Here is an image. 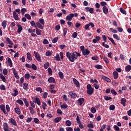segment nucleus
Instances as JSON below:
<instances>
[{
  "label": "nucleus",
  "instance_id": "nucleus-1",
  "mask_svg": "<svg viewBox=\"0 0 131 131\" xmlns=\"http://www.w3.org/2000/svg\"><path fill=\"white\" fill-rule=\"evenodd\" d=\"M66 56L67 58H68L70 62H74V61H75V58H74V56L72 54V53H70V52H67L66 53Z\"/></svg>",
  "mask_w": 131,
  "mask_h": 131
},
{
  "label": "nucleus",
  "instance_id": "nucleus-2",
  "mask_svg": "<svg viewBox=\"0 0 131 131\" xmlns=\"http://www.w3.org/2000/svg\"><path fill=\"white\" fill-rule=\"evenodd\" d=\"M71 54H72V55L75 58V60H76V59H77V58H78V57H80L81 56L80 53H79L78 52H76L71 53Z\"/></svg>",
  "mask_w": 131,
  "mask_h": 131
},
{
  "label": "nucleus",
  "instance_id": "nucleus-3",
  "mask_svg": "<svg viewBox=\"0 0 131 131\" xmlns=\"http://www.w3.org/2000/svg\"><path fill=\"white\" fill-rule=\"evenodd\" d=\"M34 54L35 55V57L37 60V61H40V62H41V59L40 58V56H39V54L37 53L36 51H34Z\"/></svg>",
  "mask_w": 131,
  "mask_h": 131
},
{
  "label": "nucleus",
  "instance_id": "nucleus-4",
  "mask_svg": "<svg viewBox=\"0 0 131 131\" xmlns=\"http://www.w3.org/2000/svg\"><path fill=\"white\" fill-rule=\"evenodd\" d=\"M3 129L4 131H11L9 129V125H8V123L5 122L3 123Z\"/></svg>",
  "mask_w": 131,
  "mask_h": 131
},
{
  "label": "nucleus",
  "instance_id": "nucleus-5",
  "mask_svg": "<svg viewBox=\"0 0 131 131\" xmlns=\"http://www.w3.org/2000/svg\"><path fill=\"white\" fill-rule=\"evenodd\" d=\"M13 18L15 20H16V21H19V15L18 14H17V13H16L15 11H13Z\"/></svg>",
  "mask_w": 131,
  "mask_h": 131
},
{
  "label": "nucleus",
  "instance_id": "nucleus-6",
  "mask_svg": "<svg viewBox=\"0 0 131 131\" xmlns=\"http://www.w3.org/2000/svg\"><path fill=\"white\" fill-rule=\"evenodd\" d=\"M0 109L1 110V111H3V113H4V114L6 115L8 114V113H7V112H6V106L4 104H1L0 105Z\"/></svg>",
  "mask_w": 131,
  "mask_h": 131
},
{
  "label": "nucleus",
  "instance_id": "nucleus-7",
  "mask_svg": "<svg viewBox=\"0 0 131 131\" xmlns=\"http://www.w3.org/2000/svg\"><path fill=\"white\" fill-rule=\"evenodd\" d=\"M33 102L35 104H37L38 106H40L41 103L40 102V99L38 98V97H36L33 100Z\"/></svg>",
  "mask_w": 131,
  "mask_h": 131
},
{
  "label": "nucleus",
  "instance_id": "nucleus-8",
  "mask_svg": "<svg viewBox=\"0 0 131 131\" xmlns=\"http://www.w3.org/2000/svg\"><path fill=\"white\" fill-rule=\"evenodd\" d=\"M69 95L72 99H76V97H77V95L72 91H70Z\"/></svg>",
  "mask_w": 131,
  "mask_h": 131
},
{
  "label": "nucleus",
  "instance_id": "nucleus-9",
  "mask_svg": "<svg viewBox=\"0 0 131 131\" xmlns=\"http://www.w3.org/2000/svg\"><path fill=\"white\" fill-rule=\"evenodd\" d=\"M84 103V98H80L78 100H77V103L80 105L81 106L82 104Z\"/></svg>",
  "mask_w": 131,
  "mask_h": 131
},
{
  "label": "nucleus",
  "instance_id": "nucleus-10",
  "mask_svg": "<svg viewBox=\"0 0 131 131\" xmlns=\"http://www.w3.org/2000/svg\"><path fill=\"white\" fill-rule=\"evenodd\" d=\"M17 27V33L20 34L21 33V31L23 30V28L22 27V26L20 24H18L16 25Z\"/></svg>",
  "mask_w": 131,
  "mask_h": 131
},
{
  "label": "nucleus",
  "instance_id": "nucleus-11",
  "mask_svg": "<svg viewBox=\"0 0 131 131\" xmlns=\"http://www.w3.org/2000/svg\"><path fill=\"white\" fill-rule=\"evenodd\" d=\"M73 17H74L73 13H71L66 17V20L68 21H71Z\"/></svg>",
  "mask_w": 131,
  "mask_h": 131
},
{
  "label": "nucleus",
  "instance_id": "nucleus-12",
  "mask_svg": "<svg viewBox=\"0 0 131 131\" xmlns=\"http://www.w3.org/2000/svg\"><path fill=\"white\" fill-rule=\"evenodd\" d=\"M73 81L74 84L76 85L77 88H80V85L79 84V82L75 78L73 79Z\"/></svg>",
  "mask_w": 131,
  "mask_h": 131
},
{
  "label": "nucleus",
  "instance_id": "nucleus-13",
  "mask_svg": "<svg viewBox=\"0 0 131 131\" xmlns=\"http://www.w3.org/2000/svg\"><path fill=\"white\" fill-rule=\"evenodd\" d=\"M13 74H14L15 78H16V79H19V78H20L19 75H18V72L15 69H13Z\"/></svg>",
  "mask_w": 131,
  "mask_h": 131
},
{
  "label": "nucleus",
  "instance_id": "nucleus-14",
  "mask_svg": "<svg viewBox=\"0 0 131 131\" xmlns=\"http://www.w3.org/2000/svg\"><path fill=\"white\" fill-rule=\"evenodd\" d=\"M48 82L49 83H56V80L53 77H50L48 78Z\"/></svg>",
  "mask_w": 131,
  "mask_h": 131
},
{
  "label": "nucleus",
  "instance_id": "nucleus-15",
  "mask_svg": "<svg viewBox=\"0 0 131 131\" xmlns=\"http://www.w3.org/2000/svg\"><path fill=\"white\" fill-rule=\"evenodd\" d=\"M83 56H88V55H90V53H91V51H90L89 50L85 49V50L82 52Z\"/></svg>",
  "mask_w": 131,
  "mask_h": 131
},
{
  "label": "nucleus",
  "instance_id": "nucleus-16",
  "mask_svg": "<svg viewBox=\"0 0 131 131\" xmlns=\"http://www.w3.org/2000/svg\"><path fill=\"white\" fill-rule=\"evenodd\" d=\"M85 10L87 11V12H90L91 14H94L93 8H90V7H86Z\"/></svg>",
  "mask_w": 131,
  "mask_h": 131
},
{
  "label": "nucleus",
  "instance_id": "nucleus-17",
  "mask_svg": "<svg viewBox=\"0 0 131 131\" xmlns=\"http://www.w3.org/2000/svg\"><path fill=\"white\" fill-rule=\"evenodd\" d=\"M102 78L103 80H105V81H107V82H111V79L104 75L102 76Z\"/></svg>",
  "mask_w": 131,
  "mask_h": 131
},
{
  "label": "nucleus",
  "instance_id": "nucleus-18",
  "mask_svg": "<svg viewBox=\"0 0 131 131\" xmlns=\"http://www.w3.org/2000/svg\"><path fill=\"white\" fill-rule=\"evenodd\" d=\"M62 120V118L60 117H57L55 118L54 120V122H55V123H58V122H60Z\"/></svg>",
  "mask_w": 131,
  "mask_h": 131
},
{
  "label": "nucleus",
  "instance_id": "nucleus-19",
  "mask_svg": "<svg viewBox=\"0 0 131 131\" xmlns=\"http://www.w3.org/2000/svg\"><path fill=\"white\" fill-rule=\"evenodd\" d=\"M121 103L122 106H123V107H125L126 103V99H125V98H122L121 99Z\"/></svg>",
  "mask_w": 131,
  "mask_h": 131
},
{
  "label": "nucleus",
  "instance_id": "nucleus-20",
  "mask_svg": "<svg viewBox=\"0 0 131 131\" xmlns=\"http://www.w3.org/2000/svg\"><path fill=\"white\" fill-rule=\"evenodd\" d=\"M27 58L29 61H32V56H31V54L30 53L28 52L27 53Z\"/></svg>",
  "mask_w": 131,
  "mask_h": 131
},
{
  "label": "nucleus",
  "instance_id": "nucleus-21",
  "mask_svg": "<svg viewBox=\"0 0 131 131\" xmlns=\"http://www.w3.org/2000/svg\"><path fill=\"white\" fill-rule=\"evenodd\" d=\"M94 88H91L90 89H87V94L88 95H93L94 93Z\"/></svg>",
  "mask_w": 131,
  "mask_h": 131
},
{
  "label": "nucleus",
  "instance_id": "nucleus-22",
  "mask_svg": "<svg viewBox=\"0 0 131 131\" xmlns=\"http://www.w3.org/2000/svg\"><path fill=\"white\" fill-rule=\"evenodd\" d=\"M7 62L9 64V66H10V67H13V62H12V59H11V58L9 57L8 58Z\"/></svg>",
  "mask_w": 131,
  "mask_h": 131
},
{
  "label": "nucleus",
  "instance_id": "nucleus-23",
  "mask_svg": "<svg viewBox=\"0 0 131 131\" xmlns=\"http://www.w3.org/2000/svg\"><path fill=\"white\" fill-rule=\"evenodd\" d=\"M0 78L3 82H6L7 81V79H6L5 76L3 75V74H0Z\"/></svg>",
  "mask_w": 131,
  "mask_h": 131
},
{
  "label": "nucleus",
  "instance_id": "nucleus-24",
  "mask_svg": "<svg viewBox=\"0 0 131 131\" xmlns=\"http://www.w3.org/2000/svg\"><path fill=\"white\" fill-rule=\"evenodd\" d=\"M15 113L18 114V115H20V114H21V110H20V108H19L18 107H15Z\"/></svg>",
  "mask_w": 131,
  "mask_h": 131
},
{
  "label": "nucleus",
  "instance_id": "nucleus-25",
  "mask_svg": "<svg viewBox=\"0 0 131 131\" xmlns=\"http://www.w3.org/2000/svg\"><path fill=\"white\" fill-rule=\"evenodd\" d=\"M103 12L104 14H108V8L106 6H103L102 8Z\"/></svg>",
  "mask_w": 131,
  "mask_h": 131
},
{
  "label": "nucleus",
  "instance_id": "nucleus-26",
  "mask_svg": "<svg viewBox=\"0 0 131 131\" xmlns=\"http://www.w3.org/2000/svg\"><path fill=\"white\" fill-rule=\"evenodd\" d=\"M114 79H117L118 78V73L116 71L113 72Z\"/></svg>",
  "mask_w": 131,
  "mask_h": 131
},
{
  "label": "nucleus",
  "instance_id": "nucleus-27",
  "mask_svg": "<svg viewBox=\"0 0 131 131\" xmlns=\"http://www.w3.org/2000/svg\"><path fill=\"white\" fill-rule=\"evenodd\" d=\"M131 71V66L130 65H127L125 67V71L126 72H129V71Z\"/></svg>",
  "mask_w": 131,
  "mask_h": 131
},
{
  "label": "nucleus",
  "instance_id": "nucleus-28",
  "mask_svg": "<svg viewBox=\"0 0 131 131\" xmlns=\"http://www.w3.org/2000/svg\"><path fill=\"white\" fill-rule=\"evenodd\" d=\"M13 92H14V93L12 94V97H16V96H18V94H19V92L17 91V89L14 90Z\"/></svg>",
  "mask_w": 131,
  "mask_h": 131
},
{
  "label": "nucleus",
  "instance_id": "nucleus-29",
  "mask_svg": "<svg viewBox=\"0 0 131 131\" xmlns=\"http://www.w3.org/2000/svg\"><path fill=\"white\" fill-rule=\"evenodd\" d=\"M23 86L24 90H28V84L27 83H23Z\"/></svg>",
  "mask_w": 131,
  "mask_h": 131
},
{
  "label": "nucleus",
  "instance_id": "nucleus-30",
  "mask_svg": "<svg viewBox=\"0 0 131 131\" xmlns=\"http://www.w3.org/2000/svg\"><path fill=\"white\" fill-rule=\"evenodd\" d=\"M2 26L3 27L4 29H6V27H7V20H4L2 22Z\"/></svg>",
  "mask_w": 131,
  "mask_h": 131
},
{
  "label": "nucleus",
  "instance_id": "nucleus-31",
  "mask_svg": "<svg viewBox=\"0 0 131 131\" xmlns=\"http://www.w3.org/2000/svg\"><path fill=\"white\" fill-rule=\"evenodd\" d=\"M29 110H30V113H31L32 115H34V114L35 113V112L34 111V110L33 109V108L31 107H29Z\"/></svg>",
  "mask_w": 131,
  "mask_h": 131
},
{
  "label": "nucleus",
  "instance_id": "nucleus-32",
  "mask_svg": "<svg viewBox=\"0 0 131 131\" xmlns=\"http://www.w3.org/2000/svg\"><path fill=\"white\" fill-rule=\"evenodd\" d=\"M10 121L13 124V125L17 126V122H16V120H15V119L11 118L10 119Z\"/></svg>",
  "mask_w": 131,
  "mask_h": 131
},
{
  "label": "nucleus",
  "instance_id": "nucleus-33",
  "mask_svg": "<svg viewBox=\"0 0 131 131\" xmlns=\"http://www.w3.org/2000/svg\"><path fill=\"white\" fill-rule=\"evenodd\" d=\"M31 75L29 73H27L25 74V79H27V80H28L29 78H30Z\"/></svg>",
  "mask_w": 131,
  "mask_h": 131
},
{
  "label": "nucleus",
  "instance_id": "nucleus-34",
  "mask_svg": "<svg viewBox=\"0 0 131 131\" xmlns=\"http://www.w3.org/2000/svg\"><path fill=\"white\" fill-rule=\"evenodd\" d=\"M36 25L39 29H43V27L40 24L39 22L36 23Z\"/></svg>",
  "mask_w": 131,
  "mask_h": 131
},
{
  "label": "nucleus",
  "instance_id": "nucleus-35",
  "mask_svg": "<svg viewBox=\"0 0 131 131\" xmlns=\"http://www.w3.org/2000/svg\"><path fill=\"white\" fill-rule=\"evenodd\" d=\"M36 33L37 35H41V30L40 29L36 28Z\"/></svg>",
  "mask_w": 131,
  "mask_h": 131
},
{
  "label": "nucleus",
  "instance_id": "nucleus-36",
  "mask_svg": "<svg viewBox=\"0 0 131 131\" xmlns=\"http://www.w3.org/2000/svg\"><path fill=\"white\" fill-rule=\"evenodd\" d=\"M24 101V103L25 104L26 107H28L29 106V103H28V101H27V99L26 98H23V99Z\"/></svg>",
  "mask_w": 131,
  "mask_h": 131
},
{
  "label": "nucleus",
  "instance_id": "nucleus-37",
  "mask_svg": "<svg viewBox=\"0 0 131 131\" xmlns=\"http://www.w3.org/2000/svg\"><path fill=\"white\" fill-rule=\"evenodd\" d=\"M50 67V62H47L44 64V69H48Z\"/></svg>",
  "mask_w": 131,
  "mask_h": 131
},
{
  "label": "nucleus",
  "instance_id": "nucleus-38",
  "mask_svg": "<svg viewBox=\"0 0 131 131\" xmlns=\"http://www.w3.org/2000/svg\"><path fill=\"white\" fill-rule=\"evenodd\" d=\"M31 68H32L33 70H35V71L37 70V67H36V66L34 63L32 64V66H31Z\"/></svg>",
  "mask_w": 131,
  "mask_h": 131
},
{
  "label": "nucleus",
  "instance_id": "nucleus-39",
  "mask_svg": "<svg viewBox=\"0 0 131 131\" xmlns=\"http://www.w3.org/2000/svg\"><path fill=\"white\" fill-rule=\"evenodd\" d=\"M58 75L61 79H63L64 78V75L62 72H59Z\"/></svg>",
  "mask_w": 131,
  "mask_h": 131
},
{
  "label": "nucleus",
  "instance_id": "nucleus-40",
  "mask_svg": "<svg viewBox=\"0 0 131 131\" xmlns=\"http://www.w3.org/2000/svg\"><path fill=\"white\" fill-rule=\"evenodd\" d=\"M66 124L67 126H71L72 123H71V121H70V120H67L66 121Z\"/></svg>",
  "mask_w": 131,
  "mask_h": 131
},
{
  "label": "nucleus",
  "instance_id": "nucleus-41",
  "mask_svg": "<svg viewBox=\"0 0 131 131\" xmlns=\"http://www.w3.org/2000/svg\"><path fill=\"white\" fill-rule=\"evenodd\" d=\"M104 99L105 101H109L110 100H112V97H108L107 96H103Z\"/></svg>",
  "mask_w": 131,
  "mask_h": 131
},
{
  "label": "nucleus",
  "instance_id": "nucleus-42",
  "mask_svg": "<svg viewBox=\"0 0 131 131\" xmlns=\"http://www.w3.org/2000/svg\"><path fill=\"white\" fill-rule=\"evenodd\" d=\"M6 41H7V42H8V43L9 45H11V46H13V42H12V41L11 40L10 38L7 37L6 38Z\"/></svg>",
  "mask_w": 131,
  "mask_h": 131
},
{
  "label": "nucleus",
  "instance_id": "nucleus-43",
  "mask_svg": "<svg viewBox=\"0 0 131 131\" xmlns=\"http://www.w3.org/2000/svg\"><path fill=\"white\" fill-rule=\"evenodd\" d=\"M120 11L122 14H124V15H126V11L125 10L123 9L122 8H120Z\"/></svg>",
  "mask_w": 131,
  "mask_h": 131
},
{
  "label": "nucleus",
  "instance_id": "nucleus-44",
  "mask_svg": "<svg viewBox=\"0 0 131 131\" xmlns=\"http://www.w3.org/2000/svg\"><path fill=\"white\" fill-rule=\"evenodd\" d=\"M108 38L109 40H110V41H111V42H112V43H113V45H114V46H116V43H115V41H114V40L113 39V38H110L109 37H108Z\"/></svg>",
  "mask_w": 131,
  "mask_h": 131
},
{
  "label": "nucleus",
  "instance_id": "nucleus-45",
  "mask_svg": "<svg viewBox=\"0 0 131 131\" xmlns=\"http://www.w3.org/2000/svg\"><path fill=\"white\" fill-rule=\"evenodd\" d=\"M113 37L117 39V40H120V37L118 36L117 34H114Z\"/></svg>",
  "mask_w": 131,
  "mask_h": 131
},
{
  "label": "nucleus",
  "instance_id": "nucleus-46",
  "mask_svg": "<svg viewBox=\"0 0 131 131\" xmlns=\"http://www.w3.org/2000/svg\"><path fill=\"white\" fill-rule=\"evenodd\" d=\"M28 32L29 33H33L35 32V29H32V28H29L28 29Z\"/></svg>",
  "mask_w": 131,
  "mask_h": 131
},
{
  "label": "nucleus",
  "instance_id": "nucleus-47",
  "mask_svg": "<svg viewBox=\"0 0 131 131\" xmlns=\"http://www.w3.org/2000/svg\"><path fill=\"white\" fill-rule=\"evenodd\" d=\"M39 22L40 23V24L43 25V26L45 25V19H44L40 18L39 19Z\"/></svg>",
  "mask_w": 131,
  "mask_h": 131
},
{
  "label": "nucleus",
  "instance_id": "nucleus-48",
  "mask_svg": "<svg viewBox=\"0 0 131 131\" xmlns=\"http://www.w3.org/2000/svg\"><path fill=\"white\" fill-rule=\"evenodd\" d=\"M30 24L32 27L36 28V24L34 21V20H32L30 22Z\"/></svg>",
  "mask_w": 131,
  "mask_h": 131
},
{
  "label": "nucleus",
  "instance_id": "nucleus-49",
  "mask_svg": "<svg viewBox=\"0 0 131 131\" xmlns=\"http://www.w3.org/2000/svg\"><path fill=\"white\" fill-rule=\"evenodd\" d=\"M17 103L18 104H19V105H21V106H23L24 103H23V101L21 100V99H18L16 101Z\"/></svg>",
  "mask_w": 131,
  "mask_h": 131
},
{
  "label": "nucleus",
  "instance_id": "nucleus-50",
  "mask_svg": "<svg viewBox=\"0 0 131 131\" xmlns=\"http://www.w3.org/2000/svg\"><path fill=\"white\" fill-rule=\"evenodd\" d=\"M103 59L104 62L106 63V64H109V60H108V58L107 57H106L105 56H103Z\"/></svg>",
  "mask_w": 131,
  "mask_h": 131
},
{
  "label": "nucleus",
  "instance_id": "nucleus-51",
  "mask_svg": "<svg viewBox=\"0 0 131 131\" xmlns=\"http://www.w3.org/2000/svg\"><path fill=\"white\" fill-rule=\"evenodd\" d=\"M60 107L63 109H67V108H68V105L67 104L63 103L62 105H60Z\"/></svg>",
  "mask_w": 131,
  "mask_h": 131
},
{
  "label": "nucleus",
  "instance_id": "nucleus-52",
  "mask_svg": "<svg viewBox=\"0 0 131 131\" xmlns=\"http://www.w3.org/2000/svg\"><path fill=\"white\" fill-rule=\"evenodd\" d=\"M110 110H112V111H114V110H115V105H111L110 106Z\"/></svg>",
  "mask_w": 131,
  "mask_h": 131
},
{
  "label": "nucleus",
  "instance_id": "nucleus-53",
  "mask_svg": "<svg viewBox=\"0 0 131 131\" xmlns=\"http://www.w3.org/2000/svg\"><path fill=\"white\" fill-rule=\"evenodd\" d=\"M95 68L97 69H103V66L100 64H97L95 66Z\"/></svg>",
  "mask_w": 131,
  "mask_h": 131
},
{
  "label": "nucleus",
  "instance_id": "nucleus-54",
  "mask_svg": "<svg viewBox=\"0 0 131 131\" xmlns=\"http://www.w3.org/2000/svg\"><path fill=\"white\" fill-rule=\"evenodd\" d=\"M46 56H47V57H51L52 56V52L50 51H47L46 53Z\"/></svg>",
  "mask_w": 131,
  "mask_h": 131
},
{
  "label": "nucleus",
  "instance_id": "nucleus-55",
  "mask_svg": "<svg viewBox=\"0 0 131 131\" xmlns=\"http://www.w3.org/2000/svg\"><path fill=\"white\" fill-rule=\"evenodd\" d=\"M91 112H92V113H93V114H94V113H96V112H97V110H96V108L91 107Z\"/></svg>",
  "mask_w": 131,
  "mask_h": 131
},
{
  "label": "nucleus",
  "instance_id": "nucleus-56",
  "mask_svg": "<svg viewBox=\"0 0 131 131\" xmlns=\"http://www.w3.org/2000/svg\"><path fill=\"white\" fill-rule=\"evenodd\" d=\"M56 61H60V56H59V54H57L56 56H54V57Z\"/></svg>",
  "mask_w": 131,
  "mask_h": 131
},
{
  "label": "nucleus",
  "instance_id": "nucleus-57",
  "mask_svg": "<svg viewBox=\"0 0 131 131\" xmlns=\"http://www.w3.org/2000/svg\"><path fill=\"white\" fill-rule=\"evenodd\" d=\"M48 71L49 75H52L53 74V71H52V69L51 68L48 69Z\"/></svg>",
  "mask_w": 131,
  "mask_h": 131
},
{
  "label": "nucleus",
  "instance_id": "nucleus-58",
  "mask_svg": "<svg viewBox=\"0 0 131 131\" xmlns=\"http://www.w3.org/2000/svg\"><path fill=\"white\" fill-rule=\"evenodd\" d=\"M36 91L37 92H40V93H42V89L40 87H37L36 88Z\"/></svg>",
  "mask_w": 131,
  "mask_h": 131
},
{
  "label": "nucleus",
  "instance_id": "nucleus-59",
  "mask_svg": "<svg viewBox=\"0 0 131 131\" xmlns=\"http://www.w3.org/2000/svg\"><path fill=\"white\" fill-rule=\"evenodd\" d=\"M0 90H1V91H6V86H5L4 84L1 85Z\"/></svg>",
  "mask_w": 131,
  "mask_h": 131
},
{
  "label": "nucleus",
  "instance_id": "nucleus-60",
  "mask_svg": "<svg viewBox=\"0 0 131 131\" xmlns=\"http://www.w3.org/2000/svg\"><path fill=\"white\" fill-rule=\"evenodd\" d=\"M57 114H58L59 115H62V114H63V112H62V110H60V109H58L57 110Z\"/></svg>",
  "mask_w": 131,
  "mask_h": 131
},
{
  "label": "nucleus",
  "instance_id": "nucleus-61",
  "mask_svg": "<svg viewBox=\"0 0 131 131\" xmlns=\"http://www.w3.org/2000/svg\"><path fill=\"white\" fill-rule=\"evenodd\" d=\"M3 73L4 75H8V70L7 69H4L3 71Z\"/></svg>",
  "mask_w": 131,
  "mask_h": 131
},
{
  "label": "nucleus",
  "instance_id": "nucleus-62",
  "mask_svg": "<svg viewBox=\"0 0 131 131\" xmlns=\"http://www.w3.org/2000/svg\"><path fill=\"white\" fill-rule=\"evenodd\" d=\"M34 122H35V123H36L37 124H38V122H39V120L37 118H34Z\"/></svg>",
  "mask_w": 131,
  "mask_h": 131
},
{
  "label": "nucleus",
  "instance_id": "nucleus-63",
  "mask_svg": "<svg viewBox=\"0 0 131 131\" xmlns=\"http://www.w3.org/2000/svg\"><path fill=\"white\" fill-rule=\"evenodd\" d=\"M114 129H115L116 131H119L120 130V128L119 127H118L117 125H115L114 126Z\"/></svg>",
  "mask_w": 131,
  "mask_h": 131
},
{
  "label": "nucleus",
  "instance_id": "nucleus-64",
  "mask_svg": "<svg viewBox=\"0 0 131 131\" xmlns=\"http://www.w3.org/2000/svg\"><path fill=\"white\" fill-rule=\"evenodd\" d=\"M110 30L111 32H112L113 33H117V31L115 29H113V28H110Z\"/></svg>",
  "mask_w": 131,
  "mask_h": 131
}]
</instances>
